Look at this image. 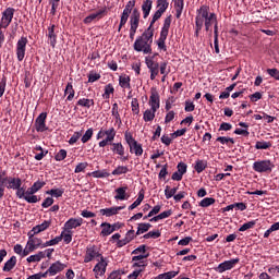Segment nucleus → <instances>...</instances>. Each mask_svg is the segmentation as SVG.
I'll return each instance as SVG.
<instances>
[{"label":"nucleus","instance_id":"24","mask_svg":"<svg viewBox=\"0 0 279 279\" xmlns=\"http://www.w3.org/2000/svg\"><path fill=\"white\" fill-rule=\"evenodd\" d=\"M51 226V220H45L41 225H37L32 229L33 234H40V232H45Z\"/></svg>","mask_w":279,"mask_h":279},{"label":"nucleus","instance_id":"44","mask_svg":"<svg viewBox=\"0 0 279 279\" xmlns=\"http://www.w3.org/2000/svg\"><path fill=\"white\" fill-rule=\"evenodd\" d=\"M256 221H258V220H251V221H248V222H245L244 225H242V226L239 228V232H245V231H247V230H252L253 228H255Z\"/></svg>","mask_w":279,"mask_h":279},{"label":"nucleus","instance_id":"49","mask_svg":"<svg viewBox=\"0 0 279 279\" xmlns=\"http://www.w3.org/2000/svg\"><path fill=\"white\" fill-rule=\"evenodd\" d=\"M255 149H271V142H265V141L256 142Z\"/></svg>","mask_w":279,"mask_h":279},{"label":"nucleus","instance_id":"47","mask_svg":"<svg viewBox=\"0 0 279 279\" xmlns=\"http://www.w3.org/2000/svg\"><path fill=\"white\" fill-rule=\"evenodd\" d=\"M215 198L213 197H206V198H203L198 206H201V208H208V206H213V204H215Z\"/></svg>","mask_w":279,"mask_h":279},{"label":"nucleus","instance_id":"32","mask_svg":"<svg viewBox=\"0 0 279 279\" xmlns=\"http://www.w3.org/2000/svg\"><path fill=\"white\" fill-rule=\"evenodd\" d=\"M171 215H173V211L171 209L162 211L161 214L153 217L149 219L150 222H157L160 221V219H169V217H171Z\"/></svg>","mask_w":279,"mask_h":279},{"label":"nucleus","instance_id":"3","mask_svg":"<svg viewBox=\"0 0 279 279\" xmlns=\"http://www.w3.org/2000/svg\"><path fill=\"white\" fill-rule=\"evenodd\" d=\"M116 136H117V130H114L113 126L109 129H105L102 126L96 135V141H100L98 143V146L101 148L108 147V145L112 147V145H114Z\"/></svg>","mask_w":279,"mask_h":279},{"label":"nucleus","instance_id":"56","mask_svg":"<svg viewBox=\"0 0 279 279\" xmlns=\"http://www.w3.org/2000/svg\"><path fill=\"white\" fill-rule=\"evenodd\" d=\"M66 158V149H60L54 156L57 162H62Z\"/></svg>","mask_w":279,"mask_h":279},{"label":"nucleus","instance_id":"9","mask_svg":"<svg viewBox=\"0 0 279 279\" xmlns=\"http://www.w3.org/2000/svg\"><path fill=\"white\" fill-rule=\"evenodd\" d=\"M14 12H16V9L9 7L1 13L0 27H3V29L10 27V23L14 19Z\"/></svg>","mask_w":279,"mask_h":279},{"label":"nucleus","instance_id":"62","mask_svg":"<svg viewBox=\"0 0 279 279\" xmlns=\"http://www.w3.org/2000/svg\"><path fill=\"white\" fill-rule=\"evenodd\" d=\"M184 110L185 112H193L195 110V104L191 99L185 100Z\"/></svg>","mask_w":279,"mask_h":279},{"label":"nucleus","instance_id":"15","mask_svg":"<svg viewBox=\"0 0 279 279\" xmlns=\"http://www.w3.org/2000/svg\"><path fill=\"white\" fill-rule=\"evenodd\" d=\"M5 180L7 189H11L12 191H16V189H20V186H23V181L21 178H14V177H9V178H3Z\"/></svg>","mask_w":279,"mask_h":279},{"label":"nucleus","instance_id":"40","mask_svg":"<svg viewBox=\"0 0 279 279\" xmlns=\"http://www.w3.org/2000/svg\"><path fill=\"white\" fill-rule=\"evenodd\" d=\"M114 95V86L109 83L105 86V93L102 94L104 99H110V96Z\"/></svg>","mask_w":279,"mask_h":279},{"label":"nucleus","instance_id":"38","mask_svg":"<svg viewBox=\"0 0 279 279\" xmlns=\"http://www.w3.org/2000/svg\"><path fill=\"white\" fill-rule=\"evenodd\" d=\"M87 175H92V178H110V172L108 170H96L87 173Z\"/></svg>","mask_w":279,"mask_h":279},{"label":"nucleus","instance_id":"20","mask_svg":"<svg viewBox=\"0 0 279 279\" xmlns=\"http://www.w3.org/2000/svg\"><path fill=\"white\" fill-rule=\"evenodd\" d=\"M140 23H141V11H138V9H133L130 16V25L131 27L138 28Z\"/></svg>","mask_w":279,"mask_h":279},{"label":"nucleus","instance_id":"29","mask_svg":"<svg viewBox=\"0 0 279 279\" xmlns=\"http://www.w3.org/2000/svg\"><path fill=\"white\" fill-rule=\"evenodd\" d=\"M143 199H145V190H141L138 192V197L132 205L129 206V210H134V208H138V206L143 204Z\"/></svg>","mask_w":279,"mask_h":279},{"label":"nucleus","instance_id":"42","mask_svg":"<svg viewBox=\"0 0 279 279\" xmlns=\"http://www.w3.org/2000/svg\"><path fill=\"white\" fill-rule=\"evenodd\" d=\"M46 195H51V197H62L64 195V189H51L46 192Z\"/></svg>","mask_w":279,"mask_h":279},{"label":"nucleus","instance_id":"53","mask_svg":"<svg viewBox=\"0 0 279 279\" xmlns=\"http://www.w3.org/2000/svg\"><path fill=\"white\" fill-rule=\"evenodd\" d=\"M218 143H221V145H228L231 143V145H234V138L232 137H227V136H219L216 140Z\"/></svg>","mask_w":279,"mask_h":279},{"label":"nucleus","instance_id":"59","mask_svg":"<svg viewBox=\"0 0 279 279\" xmlns=\"http://www.w3.org/2000/svg\"><path fill=\"white\" fill-rule=\"evenodd\" d=\"M98 80H101V74L95 73V72H89L88 74V82L90 84L98 82Z\"/></svg>","mask_w":279,"mask_h":279},{"label":"nucleus","instance_id":"26","mask_svg":"<svg viewBox=\"0 0 279 279\" xmlns=\"http://www.w3.org/2000/svg\"><path fill=\"white\" fill-rule=\"evenodd\" d=\"M76 106H80L81 108H86L87 110H90V108H93V106H95V100L88 99V98H81L77 100Z\"/></svg>","mask_w":279,"mask_h":279},{"label":"nucleus","instance_id":"48","mask_svg":"<svg viewBox=\"0 0 279 279\" xmlns=\"http://www.w3.org/2000/svg\"><path fill=\"white\" fill-rule=\"evenodd\" d=\"M112 117H114L117 123H121V114H119V105L116 102L112 105Z\"/></svg>","mask_w":279,"mask_h":279},{"label":"nucleus","instance_id":"36","mask_svg":"<svg viewBox=\"0 0 279 279\" xmlns=\"http://www.w3.org/2000/svg\"><path fill=\"white\" fill-rule=\"evenodd\" d=\"M131 81L132 80L129 75H121L119 76V86H121V88H132V86L130 85Z\"/></svg>","mask_w":279,"mask_h":279},{"label":"nucleus","instance_id":"60","mask_svg":"<svg viewBox=\"0 0 279 279\" xmlns=\"http://www.w3.org/2000/svg\"><path fill=\"white\" fill-rule=\"evenodd\" d=\"M132 254L133 255L147 254V245H145V244L140 245L137 248L132 251Z\"/></svg>","mask_w":279,"mask_h":279},{"label":"nucleus","instance_id":"21","mask_svg":"<svg viewBox=\"0 0 279 279\" xmlns=\"http://www.w3.org/2000/svg\"><path fill=\"white\" fill-rule=\"evenodd\" d=\"M56 25H52L48 28V40L52 49H56V45H58V35H56Z\"/></svg>","mask_w":279,"mask_h":279},{"label":"nucleus","instance_id":"1","mask_svg":"<svg viewBox=\"0 0 279 279\" xmlns=\"http://www.w3.org/2000/svg\"><path fill=\"white\" fill-rule=\"evenodd\" d=\"M217 24V14L210 13V7L204 4L196 11L194 36L199 38V31L205 25L207 32L213 33V25Z\"/></svg>","mask_w":279,"mask_h":279},{"label":"nucleus","instance_id":"27","mask_svg":"<svg viewBox=\"0 0 279 279\" xmlns=\"http://www.w3.org/2000/svg\"><path fill=\"white\" fill-rule=\"evenodd\" d=\"M114 199H119L120 202L128 199V197H125V195H128V186L118 187Z\"/></svg>","mask_w":279,"mask_h":279},{"label":"nucleus","instance_id":"28","mask_svg":"<svg viewBox=\"0 0 279 279\" xmlns=\"http://www.w3.org/2000/svg\"><path fill=\"white\" fill-rule=\"evenodd\" d=\"M100 228H102L100 235L101 236H110V234H112V232H114V229H112V225H110L109 222H102L100 225Z\"/></svg>","mask_w":279,"mask_h":279},{"label":"nucleus","instance_id":"54","mask_svg":"<svg viewBox=\"0 0 279 279\" xmlns=\"http://www.w3.org/2000/svg\"><path fill=\"white\" fill-rule=\"evenodd\" d=\"M8 86V78L5 76H2L0 80V98L5 95V87Z\"/></svg>","mask_w":279,"mask_h":279},{"label":"nucleus","instance_id":"45","mask_svg":"<svg viewBox=\"0 0 279 279\" xmlns=\"http://www.w3.org/2000/svg\"><path fill=\"white\" fill-rule=\"evenodd\" d=\"M178 186L177 187H170L169 185L166 186L165 195L166 199H171V197H175V193H178Z\"/></svg>","mask_w":279,"mask_h":279},{"label":"nucleus","instance_id":"41","mask_svg":"<svg viewBox=\"0 0 279 279\" xmlns=\"http://www.w3.org/2000/svg\"><path fill=\"white\" fill-rule=\"evenodd\" d=\"M130 168L128 166H118L112 172L111 175H123L129 173Z\"/></svg>","mask_w":279,"mask_h":279},{"label":"nucleus","instance_id":"58","mask_svg":"<svg viewBox=\"0 0 279 279\" xmlns=\"http://www.w3.org/2000/svg\"><path fill=\"white\" fill-rule=\"evenodd\" d=\"M124 140L129 146L133 145V143H136V140H134V136L132 135V132H130V131H125Z\"/></svg>","mask_w":279,"mask_h":279},{"label":"nucleus","instance_id":"61","mask_svg":"<svg viewBox=\"0 0 279 279\" xmlns=\"http://www.w3.org/2000/svg\"><path fill=\"white\" fill-rule=\"evenodd\" d=\"M123 274H125L123 270H113L107 279H121Z\"/></svg>","mask_w":279,"mask_h":279},{"label":"nucleus","instance_id":"13","mask_svg":"<svg viewBox=\"0 0 279 279\" xmlns=\"http://www.w3.org/2000/svg\"><path fill=\"white\" fill-rule=\"evenodd\" d=\"M36 132H47V112H41L35 120Z\"/></svg>","mask_w":279,"mask_h":279},{"label":"nucleus","instance_id":"17","mask_svg":"<svg viewBox=\"0 0 279 279\" xmlns=\"http://www.w3.org/2000/svg\"><path fill=\"white\" fill-rule=\"evenodd\" d=\"M66 269V265L62 264L60 260H57L56 263L51 264V266L48 269L49 276H56L57 274H60V271H64Z\"/></svg>","mask_w":279,"mask_h":279},{"label":"nucleus","instance_id":"4","mask_svg":"<svg viewBox=\"0 0 279 279\" xmlns=\"http://www.w3.org/2000/svg\"><path fill=\"white\" fill-rule=\"evenodd\" d=\"M171 15L167 16L163 21V26L160 32V36L157 40V47L158 49H161V51H167V45L165 44L167 40V36H169V29L171 27Z\"/></svg>","mask_w":279,"mask_h":279},{"label":"nucleus","instance_id":"30","mask_svg":"<svg viewBox=\"0 0 279 279\" xmlns=\"http://www.w3.org/2000/svg\"><path fill=\"white\" fill-rule=\"evenodd\" d=\"M173 1H174L175 17L180 19L182 16V12L184 11V0H173Z\"/></svg>","mask_w":279,"mask_h":279},{"label":"nucleus","instance_id":"2","mask_svg":"<svg viewBox=\"0 0 279 279\" xmlns=\"http://www.w3.org/2000/svg\"><path fill=\"white\" fill-rule=\"evenodd\" d=\"M154 43V31L151 28H147L142 36H138L135 39V43L133 45L134 51L142 52L144 56H147V53H151V45Z\"/></svg>","mask_w":279,"mask_h":279},{"label":"nucleus","instance_id":"7","mask_svg":"<svg viewBox=\"0 0 279 279\" xmlns=\"http://www.w3.org/2000/svg\"><path fill=\"white\" fill-rule=\"evenodd\" d=\"M27 37H21L15 46V53L19 62L25 60V51H27Z\"/></svg>","mask_w":279,"mask_h":279},{"label":"nucleus","instance_id":"16","mask_svg":"<svg viewBox=\"0 0 279 279\" xmlns=\"http://www.w3.org/2000/svg\"><path fill=\"white\" fill-rule=\"evenodd\" d=\"M84 223V219L82 218H70L65 223H64V229L65 232H71V230L75 228H80Z\"/></svg>","mask_w":279,"mask_h":279},{"label":"nucleus","instance_id":"19","mask_svg":"<svg viewBox=\"0 0 279 279\" xmlns=\"http://www.w3.org/2000/svg\"><path fill=\"white\" fill-rule=\"evenodd\" d=\"M125 206H116L110 208L100 209L99 213L104 217H113V215H119L120 210H124Z\"/></svg>","mask_w":279,"mask_h":279},{"label":"nucleus","instance_id":"46","mask_svg":"<svg viewBox=\"0 0 279 279\" xmlns=\"http://www.w3.org/2000/svg\"><path fill=\"white\" fill-rule=\"evenodd\" d=\"M135 5H136V0H131V1H129V2L126 3V5H125V8H124V10H123V12H122V14H126V15L130 16V14H132V12H133L132 10H134Z\"/></svg>","mask_w":279,"mask_h":279},{"label":"nucleus","instance_id":"35","mask_svg":"<svg viewBox=\"0 0 279 279\" xmlns=\"http://www.w3.org/2000/svg\"><path fill=\"white\" fill-rule=\"evenodd\" d=\"M151 228V223L148 222H142L138 223L137 231H136V236L141 234H145V232H149V229Z\"/></svg>","mask_w":279,"mask_h":279},{"label":"nucleus","instance_id":"52","mask_svg":"<svg viewBox=\"0 0 279 279\" xmlns=\"http://www.w3.org/2000/svg\"><path fill=\"white\" fill-rule=\"evenodd\" d=\"M82 134H83L82 131L74 132V134L69 140V145H75V143H77L80 138H82Z\"/></svg>","mask_w":279,"mask_h":279},{"label":"nucleus","instance_id":"25","mask_svg":"<svg viewBox=\"0 0 279 279\" xmlns=\"http://www.w3.org/2000/svg\"><path fill=\"white\" fill-rule=\"evenodd\" d=\"M154 5V0H145L142 4V12L144 19H147L149 16V12H151V8Z\"/></svg>","mask_w":279,"mask_h":279},{"label":"nucleus","instance_id":"6","mask_svg":"<svg viewBox=\"0 0 279 279\" xmlns=\"http://www.w3.org/2000/svg\"><path fill=\"white\" fill-rule=\"evenodd\" d=\"M101 253H99V247L95 244H89L86 247L84 255V263H92L95 258H101Z\"/></svg>","mask_w":279,"mask_h":279},{"label":"nucleus","instance_id":"5","mask_svg":"<svg viewBox=\"0 0 279 279\" xmlns=\"http://www.w3.org/2000/svg\"><path fill=\"white\" fill-rule=\"evenodd\" d=\"M274 167L276 166L269 159L257 160L253 163V171H256V173H271Z\"/></svg>","mask_w":279,"mask_h":279},{"label":"nucleus","instance_id":"63","mask_svg":"<svg viewBox=\"0 0 279 279\" xmlns=\"http://www.w3.org/2000/svg\"><path fill=\"white\" fill-rule=\"evenodd\" d=\"M157 8H159V10H162L163 12H167L169 3L167 2V0H157Z\"/></svg>","mask_w":279,"mask_h":279},{"label":"nucleus","instance_id":"23","mask_svg":"<svg viewBox=\"0 0 279 279\" xmlns=\"http://www.w3.org/2000/svg\"><path fill=\"white\" fill-rule=\"evenodd\" d=\"M110 150L118 156H125V147L121 142L111 144Z\"/></svg>","mask_w":279,"mask_h":279},{"label":"nucleus","instance_id":"43","mask_svg":"<svg viewBox=\"0 0 279 279\" xmlns=\"http://www.w3.org/2000/svg\"><path fill=\"white\" fill-rule=\"evenodd\" d=\"M143 119L146 123H149V121H154V119H156V111H154L153 109H147L144 112Z\"/></svg>","mask_w":279,"mask_h":279},{"label":"nucleus","instance_id":"14","mask_svg":"<svg viewBox=\"0 0 279 279\" xmlns=\"http://www.w3.org/2000/svg\"><path fill=\"white\" fill-rule=\"evenodd\" d=\"M108 268V259L104 256L100 257V260L95 265L93 271L97 276H105L106 269Z\"/></svg>","mask_w":279,"mask_h":279},{"label":"nucleus","instance_id":"12","mask_svg":"<svg viewBox=\"0 0 279 279\" xmlns=\"http://www.w3.org/2000/svg\"><path fill=\"white\" fill-rule=\"evenodd\" d=\"M148 104L154 112H157L160 109V94H158V90L155 87L150 88V97Z\"/></svg>","mask_w":279,"mask_h":279},{"label":"nucleus","instance_id":"31","mask_svg":"<svg viewBox=\"0 0 279 279\" xmlns=\"http://www.w3.org/2000/svg\"><path fill=\"white\" fill-rule=\"evenodd\" d=\"M129 147L131 154H135V156H143V145L138 144V142H134Z\"/></svg>","mask_w":279,"mask_h":279},{"label":"nucleus","instance_id":"33","mask_svg":"<svg viewBox=\"0 0 279 279\" xmlns=\"http://www.w3.org/2000/svg\"><path fill=\"white\" fill-rule=\"evenodd\" d=\"M64 95H68L66 100L73 101V98L75 97V89L73 88V83H68L66 87L64 89Z\"/></svg>","mask_w":279,"mask_h":279},{"label":"nucleus","instance_id":"10","mask_svg":"<svg viewBox=\"0 0 279 279\" xmlns=\"http://www.w3.org/2000/svg\"><path fill=\"white\" fill-rule=\"evenodd\" d=\"M108 15V8L104 7L101 9H99L96 13H92L89 15H87L84 20L83 23L85 25H90V23H93V21H101V19H104V16Z\"/></svg>","mask_w":279,"mask_h":279},{"label":"nucleus","instance_id":"8","mask_svg":"<svg viewBox=\"0 0 279 279\" xmlns=\"http://www.w3.org/2000/svg\"><path fill=\"white\" fill-rule=\"evenodd\" d=\"M239 263H241V258L236 257V258L225 260V262L220 263L214 269H215V271H217V274H223L225 271H230V269H234V267H236V265H239Z\"/></svg>","mask_w":279,"mask_h":279},{"label":"nucleus","instance_id":"22","mask_svg":"<svg viewBox=\"0 0 279 279\" xmlns=\"http://www.w3.org/2000/svg\"><path fill=\"white\" fill-rule=\"evenodd\" d=\"M145 64L148 71H160V63L154 60V57H145Z\"/></svg>","mask_w":279,"mask_h":279},{"label":"nucleus","instance_id":"18","mask_svg":"<svg viewBox=\"0 0 279 279\" xmlns=\"http://www.w3.org/2000/svg\"><path fill=\"white\" fill-rule=\"evenodd\" d=\"M36 234L32 233V231L28 232V241L27 244L34 248L35 251L38 250V247H43V240L35 236Z\"/></svg>","mask_w":279,"mask_h":279},{"label":"nucleus","instance_id":"39","mask_svg":"<svg viewBox=\"0 0 279 279\" xmlns=\"http://www.w3.org/2000/svg\"><path fill=\"white\" fill-rule=\"evenodd\" d=\"M165 13L163 10L158 9L155 14L153 15V20L150 21V24L148 26V29L154 32V24L156 23V21H158L159 19H161L162 14Z\"/></svg>","mask_w":279,"mask_h":279},{"label":"nucleus","instance_id":"55","mask_svg":"<svg viewBox=\"0 0 279 279\" xmlns=\"http://www.w3.org/2000/svg\"><path fill=\"white\" fill-rule=\"evenodd\" d=\"M93 134H94V131H93V128L88 129L84 135L82 136L81 141L82 143H88V141H90V138H93Z\"/></svg>","mask_w":279,"mask_h":279},{"label":"nucleus","instance_id":"34","mask_svg":"<svg viewBox=\"0 0 279 279\" xmlns=\"http://www.w3.org/2000/svg\"><path fill=\"white\" fill-rule=\"evenodd\" d=\"M14 267H16V256H12L4 263L2 271H12Z\"/></svg>","mask_w":279,"mask_h":279},{"label":"nucleus","instance_id":"50","mask_svg":"<svg viewBox=\"0 0 279 279\" xmlns=\"http://www.w3.org/2000/svg\"><path fill=\"white\" fill-rule=\"evenodd\" d=\"M162 233L160 230L149 231L148 233L143 235V239H160Z\"/></svg>","mask_w":279,"mask_h":279},{"label":"nucleus","instance_id":"51","mask_svg":"<svg viewBox=\"0 0 279 279\" xmlns=\"http://www.w3.org/2000/svg\"><path fill=\"white\" fill-rule=\"evenodd\" d=\"M131 108H132V112L133 114H140L141 112V106L138 105V99L137 98H133L131 101Z\"/></svg>","mask_w":279,"mask_h":279},{"label":"nucleus","instance_id":"37","mask_svg":"<svg viewBox=\"0 0 279 279\" xmlns=\"http://www.w3.org/2000/svg\"><path fill=\"white\" fill-rule=\"evenodd\" d=\"M206 167H208V161L197 159L194 169L196 172L202 173V171H205Z\"/></svg>","mask_w":279,"mask_h":279},{"label":"nucleus","instance_id":"11","mask_svg":"<svg viewBox=\"0 0 279 279\" xmlns=\"http://www.w3.org/2000/svg\"><path fill=\"white\" fill-rule=\"evenodd\" d=\"M16 193V197H19V199H25V202H27V204H38V202H40V198H38V196L33 195V196H27V190H25V187L20 185V189H15Z\"/></svg>","mask_w":279,"mask_h":279},{"label":"nucleus","instance_id":"64","mask_svg":"<svg viewBox=\"0 0 279 279\" xmlns=\"http://www.w3.org/2000/svg\"><path fill=\"white\" fill-rule=\"evenodd\" d=\"M268 75H270V77H274L275 80H277L279 82V71L278 69L274 68V69H267L266 70Z\"/></svg>","mask_w":279,"mask_h":279},{"label":"nucleus","instance_id":"57","mask_svg":"<svg viewBox=\"0 0 279 279\" xmlns=\"http://www.w3.org/2000/svg\"><path fill=\"white\" fill-rule=\"evenodd\" d=\"M59 236H61V241L63 239V241L66 245H69V243H71V241H73V235L71 234V232L65 233L64 231H62Z\"/></svg>","mask_w":279,"mask_h":279}]
</instances>
